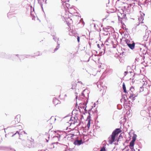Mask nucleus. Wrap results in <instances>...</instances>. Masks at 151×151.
<instances>
[{
    "mask_svg": "<svg viewBox=\"0 0 151 151\" xmlns=\"http://www.w3.org/2000/svg\"><path fill=\"white\" fill-rule=\"evenodd\" d=\"M42 55L41 53L39 51H37L35 53V56H38Z\"/></svg>",
    "mask_w": 151,
    "mask_h": 151,
    "instance_id": "obj_12",
    "label": "nucleus"
},
{
    "mask_svg": "<svg viewBox=\"0 0 151 151\" xmlns=\"http://www.w3.org/2000/svg\"><path fill=\"white\" fill-rule=\"evenodd\" d=\"M124 41L127 44V45H128V44H129L130 43V41L127 39H126Z\"/></svg>",
    "mask_w": 151,
    "mask_h": 151,
    "instance_id": "obj_16",
    "label": "nucleus"
},
{
    "mask_svg": "<svg viewBox=\"0 0 151 151\" xmlns=\"http://www.w3.org/2000/svg\"><path fill=\"white\" fill-rule=\"evenodd\" d=\"M20 115H18L15 118L14 121L15 122V123H17L20 122Z\"/></svg>",
    "mask_w": 151,
    "mask_h": 151,
    "instance_id": "obj_3",
    "label": "nucleus"
},
{
    "mask_svg": "<svg viewBox=\"0 0 151 151\" xmlns=\"http://www.w3.org/2000/svg\"><path fill=\"white\" fill-rule=\"evenodd\" d=\"M70 124V123H69L68 122H66L63 126V128L64 129H66V130H68Z\"/></svg>",
    "mask_w": 151,
    "mask_h": 151,
    "instance_id": "obj_4",
    "label": "nucleus"
},
{
    "mask_svg": "<svg viewBox=\"0 0 151 151\" xmlns=\"http://www.w3.org/2000/svg\"><path fill=\"white\" fill-rule=\"evenodd\" d=\"M143 90H144V87L142 86V87H141L140 88V92H142V91H143Z\"/></svg>",
    "mask_w": 151,
    "mask_h": 151,
    "instance_id": "obj_20",
    "label": "nucleus"
},
{
    "mask_svg": "<svg viewBox=\"0 0 151 151\" xmlns=\"http://www.w3.org/2000/svg\"><path fill=\"white\" fill-rule=\"evenodd\" d=\"M90 116H88L87 117V119L88 121V124H87V126L88 127H89L90 126Z\"/></svg>",
    "mask_w": 151,
    "mask_h": 151,
    "instance_id": "obj_11",
    "label": "nucleus"
},
{
    "mask_svg": "<svg viewBox=\"0 0 151 151\" xmlns=\"http://www.w3.org/2000/svg\"><path fill=\"white\" fill-rule=\"evenodd\" d=\"M53 103L54 105H56L58 104H60V101L56 98H54L53 100Z\"/></svg>",
    "mask_w": 151,
    "mask_h": 151,
    "instance_id": "obj_6",
    "label": "nucleus"
},
{
    "mask_svg": "<svg viewBox=\"0 0 151 151\" xmlns=\"http://www.w3.org/2000/svg\"><path fill=\"white\" fill-rule=\"evenodd\" d=\"M60 47L58 45L57 46L56 48L55 49L54 52H55L56 51H57V50H58Z\"/></svg>",
    "mask_w": 151,
    "mask_h": 151,
    "instance_id": "obj_18",
    "label": "nucleus"
},
{
    "mask_svg": "<svg viewBox=\"0 0 151 151\" xmlns=\"http://www.w3.org/2000/svg\"><path fill=\"white\" fill-rule=\"evenodd\" d=\"M83 142H82V139L76 140L74 142L75 145H80L81 144H83Z\"/></svg>",
    "mask_w": 151,
    "mask_h": 151,
    "instance_id": "obj_7",
    "label": "nucleus"
},
{
    "mask_svg": "<svg viewBox=\"0 0 151 151\" xmlns=\"http://www.w3.org/2000/svg\"><path fill=\"white\" fill-rule=\"evenodd\" d=\"M123 89L124 90V93H126L127 92L126 91V89L125 85L124 83H123Z\"/></svg>",
    "mask_w": 151,
    "mask_h": 151,
    "instance_id": "obj_13",
    "label": "nucleus"
},
{
    "mask_svg": "<svg viewBox=\"0 0 151 151\" xmlns=\"http://www.w3.org/2000/svg\"><path fill=\"white\" fill-rule=\"evenodd\" d=\"M78 83H81V84H82V82L81 81H78Z\"/></svg>",
    "mask_w": 151,
    "mask_h": 151,
    "instance_id": "obj_26",
    "label": "nucleus"
},
{
    "mask_svg": "<svg viewBox=\"0 0 151 151\" xmlns=\"http://www.w3.org/2000/svg\"><path fill=\"white\" fill-rule=\"evenodd\" d=\"M18 133V134H19V133L18 132V131H17L16 133Z\"/></svg>",
    "mask_w": 151,
    "mask_h": 151,
    "instance_id": "obj_28",
    "label": "nucleus"
},
{
    "mask_svg": "<svg viewBox=\"0 0 151 151\" xmlns=\"http://www.w3.org/2000/svg\"><path fill=\"white\" fill-rule=\"evenodd\" d=\"M140 16H142V17H144L145 16V14L144 13L140 11Z\"/></svg>",
    "mask_w": 151,
    "mask_h": 151,
    "instance_id": "obj_19",
    "label": "nucleus"
},
{
    "mask_svg": "<svg viewBox=\"0 0 151 151\" xmlns=\"http://www.w3.org/2000/svg\"><path fill=\"white\" fill-rule=\"evenodd\" d=\"M82 108H83L85 110L86 109V106L85 105H84V106H82Z\"/></svg>",
    "mask_w": 151,
    "mask_h": 151,
    "instance_id": "obj_23",
    "label": "nucleus"
},
{
    "mask_svg": "<svg viewBox=\"0 0 151 151\" xmlns=\"http://www.w3.org/2000/svg\"><path fill=\"white\" fill-rule=\"evenodd\" d=\"M77 39L78 42H80V37L79 36H78Z\"/></svg>",
    "mask_w": 151,
    "mask_h": 151,
    "instance_id": "obj_22",
    "label": "nucleus"
},
{
    "mask_svg": "<svg viewBox=\"0 0 151 151\" xmlns=\"http://www.w3.org/2000/svg\"><path fill=\"white\" fill-rule=\"evenodd\" d=\"M124 73H126V74H127V73L128 72L125 71V72H124Z\"/></svg>",
    "mask_w": 151,
    "mask_h": 151,
    "instance_id": "obj_27",
    "label": "nucleus"
},
{
    "mask_svg": "<svg viewBox=\"0 0 151 151\" xmlns=\"http://www.w3.org/2000/svg\"><path fill=\"white\" fill-rule=\"evenodd\" d=\"M144 17H142V16H140L139 17L138 19L139 21H142L144 19Z\"/></svg>",
    "mask_w": 151,
    "mask_h": 151,
    "instance_id": "obj_14",
    "label": "nucleus"
},
{
    "mask_svg": "<svg viewBox=\"0 0 151 151\" xmlns=\"http://www.w3.org/2000/svg\"><path fill=\"white\" fill-rule=\"evenodd\" d=\"M68 26L69 27V26H69V24H68Z\"/></svg>",
    "mask_w": 151,
    "mask_h": 151,
    "instance_id": "obj_29",
    "label": "nucleus"
},
{
    "mask_svg": "<svg viewBox=\"0 0 151 151\" xmlns=\"http://www.w3.org/2000/svg\"><path fill=\"white\" fill-rule=\"evenodd\" d=\"M134 144V142H133V141H131L130 143L129 147V148L132 150L133 149Z\"/></svg>",
    "mask_w": 151,
    "mask_h": 151,
    "instance_id": "obj_9",
    "label": "nucleus"
},
{
    "mask_svg": "<svg viewBox=\"0 0 151 151\" xmlns=\"http://www.w3.org/2000/svg\"><path fill=\"white\" fill-rule=\"evenodd\" d=\"M53 140H57L58 141H59V137L58 136H55L53 137Z\"/></svg>",
    "mask_w": 151,
    "mask_h": 151,
    "instance_id": "obj_15",
    "label": "nucleus"
},
{
    "mask_svg": "<svg viewBox=\"0 0 151 151\" xmlns=\"http://www.w3.org/2000/svg\"><path fill=\"white\" fill-rule=\"evenodd\" d=\"M100 151H106L105 147H103L101 148Z\"/></svg>",
    "mask_w": 151,
    "mask_h": 151,
    "instance_id": "obj_17",
    "label": "nucleus"
},
{
    "mask_svg": "<svg viewBox=\"0 0 151 151\" xmlns=\"http://www.w3.org/2000/svg\"><path fill=\"white\" fill-rule=\"evenodd\" d=\"M121 132V130L119 128L116 129L113 131L111 135L108 139V141L109 143L112 144L115 141L116 137Z\"/></svg>",
    "mask_w": 151,
    "mask_h": 151,
    "instance_id": "obj_1",
    "label": "nucleus"
},
{
    "mask_svg": "<svg viewBox=\"0 0 151 151\" xmlns=\"http://www.w3.org/2000/svg\"><path fill=\"white\" fill-rule=\"evenodd\" d=\"M65 151H71L70 149H67Z\"/></svg>",
    "mask_w": 151,
    "mask_h": 151,
    "instance_id": "obj_25",
    "label": "nucleus"
},
{
    "mask_svg": "<svg viewBox=\"0 0 151 151\" xmlns=\"http://www.w3.org/2000/svg\"><path fill=\"white\" fill-rule=\"evenodd\" d=\"M135 43L133 42L132 44L129 43L128 45V46L132 50H133L135 47Z\"/></svg>",
    "mask_w": 151,
    "mask_h": 151,
    "instance_id": "obj_8",
    "label": "nucleus"
},
{
    "mask_svg": "<svg viewBox=\"0 0 151 151\" xmlns=\"http://www.w3.org/2000/svg\"><path fill=\"white\" fill-rule=\"evenodd\" d=\"M130 91V96L129 97V98L131 99L133 101L135 100L134 98L137 96L138 94H135L133 92L134 91V89L132 87L131 88Z\"/></svg>",
    "mask_w": 151,
    "mask_h": 151,
    "instance_id": "obj_2",
    "label": "nucleus"
},
{
    "mask_svg": "<svg viewBox=\"0 0 151 151\" xmlns=\"http://www.w3.org/2000/svg\"><path fill=\"white\" fill-rule=\"evenodd\" d=\"M77 83L76 82H73L72 83V86L71 87V88L72 89H75L77 87Z\"/></svg>",
    "mask_w": 151,
    "mask_h": 151,
    "instance_id": "obj_10",
    "label": "nucleus"
},
{
    "mask_svg": "<svg viewBox=\"0 0 151 151\" xmlns=\"http://www.w3.org/2000/svg\"><path fill=\"white\" fill-rule=\"evenodd\" d=\"M72 136H71V137H73L75 135L74 133L72 132Z\"/></svg>",
    "mask_w": 151,
    "mask_h": 151,
    "instance_id": "obj_24",
    "label": "nucleus"
},
{
    "mask_svg": "<svg viewBox=\"0 0 151 151\" xmlns=\"http://www.w3.org/2000/svg\"><path fill=\"white\" fill-rule=\"evenodd\" d=\"M74 125V124H70L69 127V129L68 130V132H70L71 131H73L74 130V127L73 126V125Z\"/></svg>",
    "mask_w": 151,
    "mask_h": 151,
    "instance_id": "obj_5",
    "label": "nucleus"
},
{
    "mask_svg": "<svg viewBox=\"0 0 151 151\" xmlns=\"http://www.w3.org/2000/svg\"><path fill=\"white\" fill-rule=\"evenodd\" d=\"M136 137L134 136H133L132 137V141H133V142H135V141L136 140Z\"/></svg>",
    "mask_w": 151,
    "mask_h": 151,
    "instance_id": "obj_21",
    "label": "nucleus"
}]
</instances>
